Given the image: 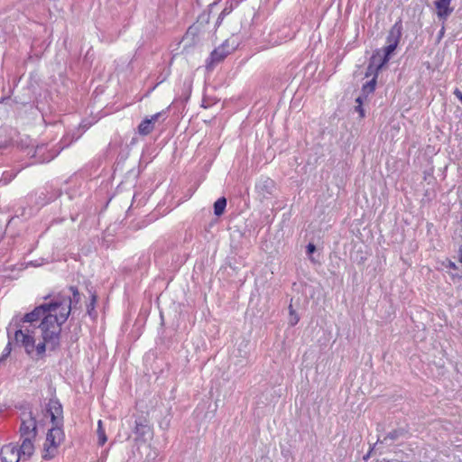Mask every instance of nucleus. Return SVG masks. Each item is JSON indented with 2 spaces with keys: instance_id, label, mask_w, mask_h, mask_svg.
I'll use <instances>...</instances> for the list:
<instances>
[{
  "instance_id": "nucleus-1",
  "label": "nucleus",
  "mask_w": 462,
  "mask_h": 462,
  "mask_svg": "<svg viewBox=\"0 0 462 462\" xmlns=\"http://www.w3.org/2000/svg\"><path fill=\"white\" fill-rule=\"evenodd\" d=\"M61 302L60 306L65 305L63 307L64 312H60L59 316L51 312H47L39 326L42 339L49 344V347L51 350H54L60 345L61 325L67 320L71 311L70 300H67L63 299Z\"/></svg>"
},
{
  "instance_id": "nucleus-2",
  "label": "nucleus",
  "mask_w": 462,
  "mask_h": 462,
  "mask_svg": "<svg viewBox=\"0 0 462 462\" xmlns=\"http://www.w3.org/2000/svg\"><path fill=\"white\" fill-rule=\"evenodd\" d=\"M36 439H20L21 444L9 443L1 448L2 459L8 461L6 453H11L13 457L10 462H19L20 459H29L34 453V441Z\"/></svg>"
},
{
  "instance_id": "nucleus-3",
  "label": "nucleus",
  "mask_w": 462,
  "mask_h": 462,
  "mask_svg": "<svg viewBox=\"0 0 462 462\" xmlns=\"http://www.w3.org/2000/svg\"><path fill=\"white\" fill-rule=\"evenodd\" d=\"M63 439L64 433L61 425H53L47 433L42 457L44 459L53 458L57 454V448L63 441Z\"/></svg>"
},
{
  "instance_id": "nucleus-4",
  "label": "nucleus",
  "mask_w": 462,
  "mask_h": 462,
  "mask_svg": "<svg viewBox=\"0 0 462 462\" xmlns=\"http://www.w3.org/2000/svg\"><path fill=\"white\" fill-rule=\"evenodd\" d=\"M254 190L260 201L272 199L277 195L276 183L268 177L259 179L255 183Z\"/></svg>"
},
{
  "instance_id": "nucleus-5",
  "label": "nucleus",
  "mask_w": 462,
  "mask_h": 462,
  "mask_svg": "<svg viewBox=\"0 0 462 462\" xmlns=\"http://www.w3.org/2000/svg\"><path fill=\"white\" fill-rule=\"evenodd\" d=\"M61 303L60 300L53 299L50 303L42 304L36 307L32 312L25 314L22 320L23 322L32 323L42 318L43 319L47 312L56 311Z\"/></svg>"
},
{
  "instance_id": "nucleus-6",
  "label": "nucleus",
  "mask_w": 462,
  "mask_h": 462,
  "mask_svg": "<svg viewBox=\"0 0 462 462\" xmlns=\"http://www.w3.org/2000/svg\"><path fill=\"white\" fill-rule=\"evenodd\" d=\"M20 439L30 438L36 439L37 436V422L36 418L30 411L23 412L22 417V422L19 429Z\"/></svg>"
},
{
  "instance_id": "nucleus-7",
  "label": "nucleus",
  "mask_w": 462,
  "mask_h": 462,
  "mask_svg": "<svg viewBox=\"0 0 462 462\" xmlns=\"http://www.w3.org/2000/svg\"><path fill=\"white\" fill-rule=\"evenodd\" d=\"M32 333L33 331L28 328L24 331L18 329L14 333L16 342H21L28 354H32L35 349V340Z\"/></svg>"
},
{
  "instance_id": "nucleus-8",
  "label": "nucleus",
  "mask_w": 462,
  "mask_h": 462,
  "mask_svg": "<svg viewBox=\"0 0 462 462\" xmlns=\"http://www.w3.org/2000/svg\"><path fill=\"white\" fill-rule=\"evenodd\" d=\"M200 31L201 23L198 22L189 27L181 41L184 49L200 42Z\"/></svg>"
},
{
  "instance_id": "nucleus-9",
  "label": "nucleus",
  "mask_w": 462,
  "mask_h": 462,
  "mask_svg": "<svg viewBox=\"0 0 462 462\" xmlns=\"http://www.w3.org/2000/svg\"><path fill=\"white\" fill-rule=\"evenodd\" d=\"M48 412L51 415L53 425H62V406L57 400H50L48 403Z\"/></svg>"
},
{
  "instance_id": "nucleus-10",
  "label": "nucleus",
  "mask_w": 462,
  "mask_h": 462,
  "mask_svg": "<svg viewBox=\"0 0 462 462\" xmlns=\"http://www.w3.org/2000/svg\"><path fill=\"white\" fill-rule=\"evenodd\" d=\"M229 52V51L226 50V43L215 49L211 52L209 60L207 61V69H211L216 63L221 62Z\"/></svg>"
},
{
  "instance_id": "nucleus-11",
  "label": "nucleus",
  "mask_w": 462,
  "mask_h": 462,
  "mask_svg": "<svg viewBox=\"0 0 462 462\" xmlns=\"http://www.w3.org/2000/svg\"><path fill=\"white\" fill-rule=\"evenodd\" d=\"M451 0H435L434 5L437 9V16L443 22L447 21L452 14L453 8L450 7Z\"/></svg>"
},
{
  "instance_id": "nucleus-12",
  "label": "nucleus",
  "mask_w": 462,
  "mask_h": 462,
  "mask_svg": "<svg viewBox=\"0 0 462 462\" xmlns=\"http://www.w3.org/2000/svg\"><path fill=\"white\" fill-rule=\"evenodd\" d=\"M402 33V21H397L390 29L386 38V42L389 44L398 46Z\"/></svg>"
},
{
  "instance_id": "nucleus-13",
  "label": "nucleus",
  "mask_w": 462,
  "mask_h": 462,
  "mask_svg": "<svg viewBox=\"0 0 462 462\" xmlns=\"http://www.w3.org/2000/svg\"><path fill=\"white\" fill-rule=\"evenodd\" d=\"M379 56H380V51H374L372 57L369 60V64L367 66L366 72H365L366 78L373 75V79H377L380 70L376 69L377 67L375 66V62Z\"/></svg>"
},
{
  "instance_id": "nucleus-14",
  "label": "nucleus",
  "mask_w": 462,
  "mask_h": 462,
  "mask_svg": "<svg viewBox=\"0 0 462 462\" xmlns=\"http://www.w3.org/2000/svg\"><path fill=\"white\" fill-rule=\"evenodd\" d=\"M407 434H408V430L406 429H404V428H398V429H395V430L390 431L383 438V439L381 440L380 439H378L376 443H378V442L384 443V442H387V440L395 441V440H398L401 438L406 437Z\"/></svg>"
},
{
  "instance_id": "nucleus-15",
  "label": "nucleus",
  "mask_w": 462,
  "mask_h": 462,
  "mask_svg": "<svg viewBox=\"0 0 462 462\" xmlns=\"http://www.w3.org/2000/svg\"><path fill=\"white\" fill-rule=\"evenodd\" d=\"M44 149H45L44 145L37 146L34 153L32 154V157H37V156L39 157L37 160L38 162L42 163V162H50L57 155V152H56V153H51L50 155L45 156L43 154Z\"/></svg>"
},
{
  "instance_id": "nucleus-16",
  "label": "nucleus",
  "mask_w": 462,
  "mask_h": 462,
  "mask_svg": "<svg viewBox=\"0 0 462 462\" xmlns=\"http://www.w3.org/2000/svg\"><path fill=\"white\" fill-rule=\"evenodd\" d=\"M154 128L153 123L148 118L144 119L138 126V133L142 135L149 134Z\"/></svg>"
},
{
  "instance_id": "nucleus-17",
  "label": "nucleus",
  "mask_w": 462,
  "mask_h": 462,
  "mask_svg": "<svg viewBox=\"0 0 462 462\" xmlns=\"http://www.w3.org/2000/svg\"><path fill=\"white\" fill-rule=\"evenodd\" d=\"M226 207V199L225 197L219 198L214 203V214L217 217L222 216L225 212Z\"/></svg>"
},
{
  "instance_id": "nucleus-18",
  "label": "nucleus",
  "mask_w": 462,
  "mask_h": 462,
  "mask_svg": "<svg viewBox=\"0 0 462 462\" xmlns=\"http://www.w3.org/2000/svg\"><path fill=\"white\" fill-rule=\"evenodd\" d=\"M377 83V79H372L371 80L367 81L364 86L362 87V93L364 94L365 97H367L369 94H372L375 90Z\"/></svg>"
},
{
  "instance_id": "nucleus-19",
  "label": "nucleus",
  "mask_w": 462,
  "mask_h": 462,
  "mask_svg": "<svg viewBox=\"0 0 462 462\" xmlns=\"http://www.w3.org/2000/svg\"><path fill=\"white\" fill-rule=\"evenodd\" d=\"M397 46L396 45H393V44H389L387 46H385L384 48H383L381 50V51L383 52V54L384 55V62H389L390 59L392 58V56L393 55L395 50H396Z\"/></svg>"
},
{
  "instance_id": "nucleus-20",
  "label": "nucleus",
  "mask_w": 462,
  "mask_h": 462,
  "mask_svg": "<svg viewBox=\"0 0 462 462\" xmlns=\"http://www.w3.org/2000/svg\"><path fill=\"white\" fill-rule=\"evenodd\" d=\"M134 433L138 437L143 438L145 435L150 433V428L146 424L136 422Z\"/></svg>"
},
{
  "instance_id": "nucleus-21",
  "label": "nucleus",
  "mask_w": 462,
  "mask_h": 462,
  "mask_svg": "<svg viewBox=\"0 0 462 462\" xmlns=\"http://www.w3.org/2000/svg\"><path fill=\"white\" fill-rule=\"evenodd\" d=\"M97 434L98 437V445L103 446L106 441V435L105 433V430L102 427V420H99L97 422Z\"/></svg>"
},
{
  "instance_id": "nucleus-22",
  "label": "nucleus",
  "mask_w": 462,
  "mask_h": 462,
  "mask_svg": "<svg viewBox=\"0 0 462 462\" xmlns=\"http://www.w3.org/2000/svg\"><path fill=\"white\" fill-rule=\"evenodd\" d=\"M299 320H300L299 315L297 314L295 310H293L292 305L290 304V306H289V325L291 327H293L299 322Z\"/></svg>"
},
{
  "instance_id": "nucleus-23",
  "label": "nucleus",
  "mask_w": 462,
  "mask_h": 462,
  "mask_svg": "<svg viewBox=\"0 0 462 462\" xmlns=\"http://www.w3.org/2000/svg\"><path fill=\"white\" fill-rule=\"evenodd\" d=\"M384 55L382 54V51H380V56L377 58V60L375 62V66L377 67L376 69L382 70L383 68L388 63L384 62Z\"/></svg>"
},
{
  "instance_id": "nucleus-24",
  "label": "nucleus",
  "mask_w": 462,
  "mask_h": 462,
  "mask_svg": "<svg viewBox=\"0 0 462 462\" xmlns=\"http://www.w3.org/2000/svg\"><path fill=\"white\" fill-rule=\"evenodd\" d=\"M46 345H49V344L43 340V342L39 343L35 346V349H36L38 355H42L45 352Z\"/></svg>"
},
{
  "instance_id": "nucleus-25",
  "label": "nucleus",
  "mask_w": 462,
  "mask_h": 462,
  "mask_svg": "<svg viewBox=\"0 0 462 462\" xmlns=\"http://www.w3.org/2000/svg\"><path fill=\"white\" fill-rule=\"evenodd\" d=\"M316 251V245L312 243H310L306 247V253L309 256H311L312 254Z\"/></svg>"
},
{
  "instance_id": "nucleus-26",
  "label": "nucleus",
  "mask_w": 462,
  "mask_h": 462,
  "mask_svg": "<svg viewBox=\"0 0 462 462\" xmlns=\"http://www.w3.org/2000/svg\"><path fill=\"white\" fill-rule=\"evenodd\" d=\"M54 299H58V300H62L63 299L67 300H71V303L72 302H75V303H78L79 301V296L77 297V296H73V299H70V298H65L63 296H60V295H58L57 297H55Z\"/></svg>"
},
{
  "instance_id": "nucleus-27",
  "label": "nucleus",
  "mask_w": 462,
  "mask_h": 462,
  "mask_svg": "<svg viewBox=\"0 0 462 462\" xmlns=\"http://www.w3.org/2000/svg\"><path fill=\"white\" fill-rule=\"evenodd\" d=\"M225 14H226V9H224V10H223L219 14H218V16H217V21H216V23H215V27L218 26V25L221 23V22H222V20H223V18H224Z\"/></svg>"
},
{
  "instance_id": "nucleus-28",
  "label": "nucleus",
  "mask_w": 462,
  "mask_h": 462,
  "mask_svg": "<svg viewBox=\"0 0 462 462\" xmlns=\"http://www.w3.org/2000/svg\"><path fill=\"white\" fill-rule=\"evenodd\" d=\"M355 110L359 114L361 118H364L365 114L363 106H356Z\"/></svg>"
},
{
  "instance_id": "nucleus-29",
  "label": "nucleus",
  "mask_w": 462,
  "mask_h": 462,
  "mask_svg": "<svg viewBox=\"0 0 462 462\" xmlns=\"http://www.w3.org/2000/svg\"><path fill=\"white\" fill-rule=\"evenodd\" d=\"M365 99H366V97H365L364 94L362 93L358 97L356 98V102L357 103V106H363Z\"/></svg>"
},
{
  "instance_id": "nucleus-30",
  "label": "nucleus",
  "mask_w": 462,
  "mask_h": 462,
  "mask_svg": "<svg viewBox=\"0 0 462 462\" xmlns=\"http://www.w3.org/2000/svg\"><path fill=\"white\" fill-rule=\"evenodd\" d=\"M96 300H97L96 295H93L92 296V300H91L90 304L88 306V313H90V310L94 309V304H95Z\"/></svg>"
},
{
  "instance_id": "nucleus-31",
  "label": "nucleus",
  "mask_w": 462,
  "mask_h": 462,
  "mask_svg": "<svg viewBox=\"0 0 462 462\" xmlns=\"http://www.w3.org/2000/svg\"><path fill=\"white\" fill-rule=\"evenodd\" d=\"M454 95L460 100V102L462 103V92L458 89V88H456L454 90Z\"/></svg>"
},
{
  "instance_id": "nucleus-32",
  "label": "nucleus",
  "mask_w": 462,
  "mask_h": 462,
  "mask_svg": "<svg viewBox=\"0 0 462 462\" xmlns=\"http://www.w3.org/2000/svg\"><path fill=\"white\" fill-rule=\"evenodd\" d=\"M161 115H162L161 113H157V114L153 115L151 118H148V120H152V123L154 124L159 119Z\"/></svg>"
},
{
  "instance_id": "nucleus-33",
  "label": "nucleus",
  "mask_w": 462,
  "mask_h": 462,
  "mask_svg": "<svg viewBox=\"0 0 462 462\" xmlns=\"http://www.w3.org/2000/svg\"><path fill=\"white\" fill-rule=\"evenodd\" d=\"M64 306H65L64 304H63V305H61V306H60V307L56 310V311H51V313H52V314H53V313H54V314H57V315L59 316L60 312H64V310H63V307H64Z\"/></svg>"
},
{
  "instance_id": "nucleus-34",
  "label": "nucleus",
  "mask_w": 462,
  "mask_h": 462,
  "mask_svg": "<svg viewBox=\"0 0 462 462\" xmlns=\"http://www.w3.org/2000/svg\"><path fill=\"white\" fill-rule=\"evenodd\" d=\"M374 448V447H372V448H370V450L367 452V454L364 456V457H363V458H364V460H367V459L370 457V456H371V454H372V452H373Z\"/></svg>"
},
{
  "instance_id": "nucleus-35",
  "label": "nucleus",
  "mask_w": 462,
  "mask_h": 462,
  "mask_svg": "<svg viewBox=\"0 0 462 462\" xmlns=\"http://www.w3.org/2000/svg\"><path fill=\"white\" fill-rule=\"evenodd\" d=\"M69 289L72 291L73 296H77V297L79 296V291L76 287L71 286Z\"/></svg>"
},
{
  "instance_id": "nucleus-36",
  "label": "nucleus",
  "mask_w": 462,
  "mask_h": 462,
  "mask_svg": "<svg viewBox=\"0 0 462 462\" xmlns=\"http://www.w3.org/2000/svg\"><path fill=\"white\" fill-rule=\"evenodd\" d=\"M444 32H445V28H444V26H443V27L441 28L440 32H439V38L443 36Z\"/></svg>"
},
{
  "instance_id": "nucleus-37",
  "label": "nucleus",
  "mask_w": 462,
  "mask_h": 462,
  "mask_svg": "<svg viewBox=\"0 0 462 462\" xmlns=\"http://www.w3.org/2000/svg\"><path fill=\"white\" fill-rule=\"evenodd\" d=\"M208 106V105L207 103L206 95L204 94V105H203V107L206 108Z\"/></svg>"
},
{
  "instance_id": "nucleus-38",
  "label": "nucleus",
  "mask_w": 462,
  "mask_h": 462,
  "mask_svg": "<svg viewBox=\"0 0 462 462\" xmlns=\"http://www.w3.org/2000/svg\"><path fill=\"white\" fill-rule=\"evenodd\" d=\"M9 346H11V343H8V346H6V348H8V351H7V354L5 356L9 355V353H10Z\"/></svg>"
},
{
  "instance_id": "nucleus-39",
  "label": "nucleus",
  "mask_w": 462,
  "mask_h": 462,
  "mask_svg": "<svg viewBox=\"0 0 462 462\" xmlns=\"http://www.w3.org/2000/svg\"><path fill=\"white\" fill-rule=\"evenodd\" d=\"M9 346H11V343H8V346H6V348H8V351H7V354L5 356L9 355V353H10Z\"/></svg>"
},
{
  "instance_id": "nucleus-40",
  "label": "nucleus",
  "mask_w": 462,
  "mask_h": 462,
  "mask_svg": "<svg viewBox=\"0 0 462 462\" xmlns=\"http://www.w3.org/2000/svg\"><path fill=\"white\" fill-rule=\"evenodd\" d=\"M460 262L462 263V248L460 249Z\"/></svg>"
},
{
  "instance_id": "nucleus-41",
  "label": "nucleus",
  "mask_w": 462,
  "mask_h": 462,
  "mask_svg": "<svg viewBox=\"0 0 462 462\" xmlns=\"http://www.w3.org/2000/svg\"><path fill=\"white\" fill-rule=\"evenodd\" d=\"M6 356H3L1 358H0V362Z\"/></svg>"
},
{
  "instance_id": "nucleus-42",
  "label": "nucleus",
  "mask_w": 462,
  "mask_h": 462,
  "mask_svg": "<svg viewBox=\"0 0 462 462\" xmlns=\"http://www.w3.org/2000/svg\"><path fill=\"white\" fill-rule=\"evenodd\" d=\"M196 2H197V4H198V5H199V0H196Z\"/></svg>"
},
{
  "instance_id": "nucleus-43",
  "label": "nucleus",
  "mask_w": 462,
  "mask_h": 462,
  "mask_svg": "<svg viewBox=\"0 0 462 462\" xmlns=\"http://www.w3.org/2000/svg\"><path fill=\"white\" fill-rule=\"evenodd\" d=\"M461 223H462V216H461Z\"/></svg>"
}]
</instances>
